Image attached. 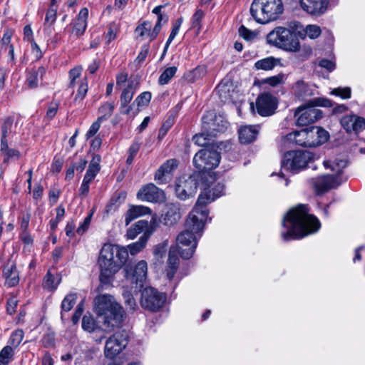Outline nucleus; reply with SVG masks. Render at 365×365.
Segmentation results:
<instances>
[{"instance_id":"nucleus-1","label":"nucleus","mask_w":365,"mask_h":365,"mask_svg":"<svg viewBox=\"0 0 365 365\" xmlns=\"http://www.w3.org/2000/svg\"><path fill=\"white\" fill-rule=\"evenodd\" d=\"M282 225L286 229L281 232L284 241L303 238L316 232L321 227L319 220L309 213L307 205H299L291 209L284 217Z\"/></svg>"},{"instance_id":"nucleus-2","label":"nucleus","mask_w":365,"mask_h":365,"mask_svg":"<svg viewBox=\"0 0 365 365\" xmlns=\"http://www.w3.org/2000/svg\"><path fill=\"white\" fill-rule=\"evenodd\" d=\"M195 212V209L190 213L185 222V229L177 237V250L182 259L191 258L195 251L197 240L202 236L204 225L207 217L205 212Z\"/></svg>"},{"instance_id":"nucleus-3","label":"nucleus","mask_w":365,"mask_h":365,"mask_svg":"<svg viewBox=\"0 0 365 365\" xmlns=\"http://www.w3.org/2000/svg\"><path fill=\"white\" fill-rule=\"evenodd\" d=\"M128 257V249L106 244L102 247L98 257L101 272L99 279L103 285L112 283L114 275L126 262Z\"/></svg>"},{"instance_id":"nucleus-4","label":"nucleus","mask_w":365,"mask_h":365,"mask_svg":"<svg viewBox=\"0 0 365 365\" xmlns=\"http://www.w3.org/2000/svg\"><path fill=\"white\" fill-rule=\"evenodd\" d=\"M94 311L99 322L110 329L118 327L123 321L125 313L123 307L110 294H101L94 299Z\"/></svg>"},{"instance_id":"nucleus-5","label":"nucleus","mask_w":365,"mask_h":365,"mask_svg":"<svg viewBox=\"0 0 365 365\" xmlns=\"http://www.w3.org/2000/svg\"><path fill=\"white\" fill-rule=\"evenodd\" d=\"M324 165L326 168H330L335 174L321 175L311 180L310 183L318 195L337 187L346 180L341 175L347 165V161L345 159L324 160Z\"/></svg>"},{"instance_id":"nucleus-6","label":"nucleus","mask_w":365,"mask_h":365,"mask_svg":"<svg viewBox=\"0 0 365 365\" xmlns=\"http://www.w3.org/2000/svg\"><path fill=\"white\" fill-rule=\"evenodd\" d=\"M293 27L294 25L290 29L284 26L275 27L266 36L267 44L287 52L293 50L298 39L297 31Z\"/></svg>"},{"instance_id":"nucleus-7","label":"nucleus","mask_w":365,"mask_h":365,"mask_svg":"<svg viewBox=\"0 0 365 365\" xmlns=\"http://www.w3.org/2000/svg\"><path fill=\"white\" fill-rule=\"evenodd\" d=\"M314 155L309 151L293 150L284 154L282 167L293 173H297L306 168L313 160Z\"/></svg>"},{"instance_id":"nucleus-8","label":"nucleus","mask_w":365,"mask_h":365,"mask_svg":"<svg viewBox=\"0 0 365 365\" xmlns=\"http://www.w3.org/2000/svg\"><path fill=\"white\" fill-rule=\"evenodd\" d=\"M224 194L225 185L223 183H212L208 185L207 187H205L201 191L193 208L195 212L198 211L202 214V211H205V217H208V210L206 208V205Z\"/></svg>"},{"instance_id":"nucleus-9","label":"nucleus","mask_w":365,"mask_h":365,"mask_svg":"<svg viewBox=\"0 0 365 365\" xmlns=\"http://www.w3.org/2000/svg\"><path fill=\"white\" fill-rule=\"evenodd\" d=\"M220 161V153L210 148L199 150L193 158V164L201 172H206L217 168Z\"/></svg>"},{"instance_id":"nucleus-10","label":"nucleus","mask_w":365,"mask_h":365,"mask_svg":"<svg viewBox=\"0 0 365 365\" xmlns=\"http://www.w3.org/2000/svg\"><path fill=\"white\" fill-rule=\"evenodd\" d=\"M128 333L125 330L115 331L106 341L104 355L107 359H113L123 351L128 342Z\"/></svg>"},{"instance_id":"nucleus-11","label":"nucleus","mask_w":365,"mask_h":365,"mask_svg":"<svg viewBox=\"0 0 365 365\" xmlns=\"http://www.w3.org/2000/svg\"><path fill=\"white\" fill-rule=\"evenodd\" d=\"M124 271L125 277L127 281L130 282L131 289H134V292H140L147 278V262L145 260H140L136 264L134 269L125 267Z\"/></svg>"},{"instance_id":"nucleus-12","label":"nucleus","mask_w":365,"mask_h":365,"mask_svg":"<svg viewBox=\"0 0 365 365\" xmlns=\"http://www.w3.org/2000/svg\"><path fill=\"white\" fill-rule=\"evenodd\" d=\"M165 301L166 295L155 288L148 287L142 291L140 304L145 309L158 312L163 307Z\"/></svg>"},{"instance_id":"nucleus-13","label":"nucleus","mask_w":365,"mask_h":365,"mask_svg":"<svg viewBox=\"0 0 365 365\" xmlns=\"http://www.w3.org/2000/svg\"><path fill=\"white\" fill-rule=\"evenodd\" d=\"M197 180L193 175H182L176 181L175 193L177 197L185 200L195 196L197 189Z\"/></svg>"},{"instance_id":"nucleus-14","label":"nucleus","mask_w":365,"mask_h":365,"mask_svg":"<svg viewBox=\"0 0 365 365\" xmlns=\"http://www.w3.org/2000/svg\"><path fill=\"white\" fill-rule=\"evenodd\" d=\"M297 125H307L322 118V111L312 106L298 108L294 113Z\"/></svg>"},{"instance_id":"nucleus-15","label":"nucleus","mask_w":365,"mask_h":365,"mask_svg":"<svg viewBox=\"0 0 365 365\" xmlns=\"http://www.w3.org/2000/svg\"><path fill=\"white\" fill-rule=\"evenodd\" d=\"M82 328L93 334V339L98 344H101L106 337V334L113 329H108L106 327H101L91 316L85 315L82 319Z\"/></svg>"},{"instance_id":"nucleus-16","label":"nucleus","mask_w":365,"mask_h":365,"mask_svg":"<svg viewBox=\"0 0 365 365\" xmlns=\"http://www.w3.org/2000/svg\"><path fill=\"white\" fill-rule=\"evenodd\" d=\"M256 108L260 115L269 116L277 108V99L269 93H261L256 100Z\"/></svg>"},{"instance_id":"nucleus-17","label":"nucleus","mask_w":365,"mask_h":365,"mask_svg":"<svg viewBox=\"0 0 365 365\" xmlns=\"http://www.w3.org/2000/svg\"><path fill=\"white\" fill-rule=\"evenodd\" d=\"M138 199L151 202H159L165 200L164 192L153 183L143 186L137 193Z\"/></svg>"},{"instance_id":"nucleus-18","label":"nucleus","mask_w":365,"mask_h":365,"mask_svg":"<svg viewBox=\"0 0 365 365\" xmlns=\"http://www.w3.org/2000/svg\"><path fill=\"white\" fill-rule=\"evenodd\" d=\"M308 147H316L324 143L329 138V133L324 129L312 126L305 128Z\"/></svg>"},{"instance_id":"nucleus-19","label":"nucleus","mask_w":365,"mask_h":365,"mask_svg":"<svg viewBox=\"0 0 365 365\" xmlns=\"http://www.w3.org/2000/svg\"><path fill=\"white\" fill-rule=\"evenodd\" d=\"M329 4V0H300L302 9L312 15L320 16L324 14Z\"/></svg>"},{"instance_id":"nucleus-20","label":"nucleus","mask_w":365,"mask_h":365,"mask_svg":"<svg viewBox=\"0 0 365 365\" xmlns=\"http://www.w3.org/2000/svg\"><path fill=\"white\" fill-rule=\"evenodd\" d=\"M264 6L263 13L265 14L267 23L276 20L283 12L282 0H262Z\"/></svg>"},{"instance_id":"nucleus-21","label":"nucleus","mask_w":365,"mask_h":365,"mask_svg":"<svg viewBox=\"0 0 365 365\" xmlns=\"http://www.w3.org/2000/svg\"><path fill=\"white\" fill-rule=\"evenodd\" d=\"M341 125L347 133H359L365 129V118L356 115H347L341 118Z\"/></svg>"},{"instance_id":"nucleus-22","label":"nucleus","mask_w":365,"mask_h":365,"mask_svg":"<svg viewBox=\"0 0 365 365\" xmlns=\"http://www.w3.org/2000/svg\"><path fill=\"white\" fill-rule=\"evenodd\" d=\"M178 167V161L175 159H170L165 162L156 171L155 180L159 184H164L172 172Z\"/></svg>"},{"instance_id":"nucleus-23","label":"nucleus","mask_w":365,"mask_h":365,"mask_svg":"<svg viewBox=\"0 0 365 365\" xmlns=\"http://www.w3.org/2000/svg\"><path fill=\"white\" fill-rule=\"evenodd\" d=\"M181 217L180 205L178 203H167L163 215V223L165 225L175 224Z\"/></svg>"},{"instance_id":"nucleus-24","label":"nucleus","mask_w":365,"mask_h":365,"mask_svg":"<svg viewBox=\"0 0 365 365\" xmlns=\"http://www.w3.org/2000/svg\"><path fill=\"white\" fill-rule=\"evenodd\" d=\"M293 29L297 31V36L302 39H304L307 36L311 39H314L322 33L320 27L317 25H307L303 28L299 22H294Z\"/></svg>"},{"instance_id":"nucleus-25","label":"nucleus","mask_w":365,"mask_h":365,"mask_svg":"<svg viewBox=\"0 0 365 365\" xmlns=\"http://www.w3.org/2000/svg\"><path fill=\"white\" fill-rule=\"evenodd\" d=\"M88 17V10L87 8H83L73 23L72 33L77 36L83 35L87 26V19Z\"/></svg>"},{"instance_id":"nucleus-26","label":"nucleus","mask_w":365,"mask_h":365,"mask_svg":"<svg viewBox=\"0 0 365 365\" xmlns=\"http://www.w3.org/2000/svg\"><path fill=\"white\" fill-rule=\"evenodd\" d=\"M46 68L39 66L38 68H31L28 71L26 76V83L30 88L38 87L41 81L43 80V76L46 74Z\"/></svg>"},{"instance_id":"nucleus-27","label":"nucleus","mask_w":365,"mask_h":365,"mask_svg":"<svg viewBox=\"0 0 365 365\" xmlns=\"http://www.w3.org/2000/svg\"><path fill=\"white\" fill-rule=\"evenodd\" d=\"M151 213V210L143 205H131L125 215V225H128L135 219Z\"/></svg>"},{"instance_id":"nucleus-28","label":"nucleus","mask_w":365,"mask_h":365,"mask_svg":"<svg viewBox=\"0 0 365 365\" xmlns=\"http://www.w3.org/2000/svg\"><path fill=\"white\" fill-rule=\"evenodd\" d=\"M5 284L9 287L16 286L19 282V274L15 264L6 265L3 270Z\"/></svg>"},{"instance_id":"nucleus-29","label":"nucleus","mask_w":365,"mask_h":365,"mask_svg":"<svg viewBox=\"0 0 365 365\" xmlns=\"http://www.w3.org/2000/svg\"><path fill=\"white\" fill-rule=\"evenodd\" d=\"M239 140L242 143H250L255 140L258 134L257 126L245 125L241 127L238 131Z\"/></svg>"},{"instance_id":"nucleus-30","label":"nucleus","mask_w":365,"mask_h":365,"mask_svg":"<svg viewBox=\"0 0 365 365\" xmlns=\"http://www.w3.org/2000/svg\"><path fill=\"white\" fill-rule=\"evenodd\" d=\"M264 6L262 4V0H253L250 6V14L252 18L257 22L262 24H267L265 14L262 13Z\"/></svg>"},{"instance_id":"nucleus-31","label":"nucleus","mask_w":365,"mask_h":365,"mask_svg":"<svg viewBox=\"0 0 365 365\" xmlns=\"http://www.w3.org/2000/svg\"><path fill=\"white\" fill-rule=\"evenodd\" d=\"M175 247H171L168 256V264L166 269L167 277L169 279H173L179 265V259L176 255Z\"/></svg>"},{"instance_id":"nucleus-32","label":"nucleus","mask_w":365,"mask_h":365,"mask_svg":"<svg viewBox=\"0 0 365 365\" xmlns=\"http://www.w3.org/2000/svg\"><path fill=\"white\" fill-rule=\"evenodd\" d=\"M297 46L294 47L293 50H290V53L297 54V57L301 61L307 60L312 54V48L310 46L307 44L301 45L299 39L296 41Z\"/></svg>"},{"instance_id":"nucleus-33","label":"nucleus","mask_w":365,"mask_h":365,"mask_svg":"<svg viewBox=\"0 0 365 365\" xmlns=\"http://www.w3.org/2000/svg\"><path fill=\"white\" fill-rule=\"evenodd\" d=\"M286 138L288 141L294 143L296 145L308 147L305 129L290 133L287 135Z\"/></svg>"},{"instance_id":"nucleus-34","label":"nucleus","mask_w":365,"mask_h":365,"mask_svg":"<svg viewBox=\"0 0 365 365\" xmlns=\"http://www.w3.org/2000/svg\"><path fill=\"white\" fill-rule=\"evenodd\" d=\"M294 93L300 99H304L311 95L309 86L302 80L297 81L293 86Z\"/></svg>"},{"instance_id":"nucleus-35","label":"nucleus","mask_w":365,"mask_h":365,"mask_svg":"<svg viewBox=\"0 0 365 365\" xmlns=\"http://www.w3.org/2000/svg\"><path fill=\"white\" fill-rule=\"evenodd\" d=\"M14 123V118L12 117H6L2 120L1 125V142L3 143L4 146L6 145V140H7L8 135L11 133Z\"/></svg>"},{"instance_id":"nucleus-36","label":"nucleus","mask_w":365,"mask_h":365,"mask_svg":"<svg viewBox=\"0 0 365 365\" xmlns=\"http://www.w3.org/2000/svg\"><path fill=\"white\" fill-rule=\"evenodd\" d=\"M61 282V277L58 275H53L50 271H48L44 277L43 282V288L53 291L55 290Z\"/></svg>"},{"instance_id":"nucleus-37","label":"nucleus","mask_w":365,"mask_h":365,"mask_svg":"<svg viewBox=\"0 0 365 365\" xmlns=\"http://www.w3.org/2000/svg\"><path fill=\"white\" fill-rule=\"evenodd\" d=\"M149 235L146 233L140 237L139 240L128 246V251L131 255L140 252L146 245Z\"/></svg>"},{"instance_id":"nucleus-38","label":"nucleus","mask_w":365,"mask_h":365,"mask_svg":"<svg viewBox=\"0 0 365 365\" xmlns=\"http://www.w3.org/2000/svg\"><path fill=\"white\" fill-rule=\"evenodd\" d=\"M277 63V60L272 56L267 57L260 60H258L255 67L257 70L270 71L272 70Z\"/></svg>"},{"instance_id":"nucleus-39","label":"nucleus","mask_w":365,"mask_h":365,"mask_svg":"<svg viewBox=\"0 0 365 365\" xmlns=\"http://www.w3.org/2000/svg\"><path fill=\"white\" fill-rule=\"evenodd\" d=\"M77 299L76 293H70L67 294L61 302V319L63 318V312H69L75 304Z\"/></svg>"},{"instance_id":"nucleus-40","label":"nucleus","mask_w":365,"mask_h":365,"mask_svg":"<svg viewBox=\"0 0 365 365\" xmlns=\"http://www.w3.org/2000/svg\"><path fill=\"white\" fill-rule=\"evenodd\" d=\"M146 225L147 222L143 220L137 222L128 230L126 233L127 238L129 240L135 239L143 231Z\"/></svg>"},{"instance_id":"nucleus-41","label":"nucleus","mask_w":365,"mask_h":365,"mask_svg":"<svg viewBox=\"0 0 365 365\" xmlns=\"http://www.w3.org/2000/svg\"><path fill=\"white\" fill-rule=\"evenodd\" d=\"M0 151L2 155H4V162H7L10 158H19L20 156V153L19 150L16 149H11L9 148L8 140H6V145L4 146L2 142H1V148Z\"/></svg>"},{"instance_id":"nucleus-42","label":"nucleus","mask_w":365,"mask_h":365,"mask_svg":"<svg viewBox=\"0 0 365 365\" xmlns=\"http://www.w3.org/2000/svg\"><path fill=\"white\" fill-rule=\"evenodd\" d=\"M88 90V80L86 78H84L78 88L77 93L75 96L73 102L74 103L81 102L86 97V93Z\"/></svg>"},{"instance_id":"nucleus-43","label":"nucleus","mask_w":365,"mask_h":365,"mask_svg":"<svg viewBox=\"0 0 365 365\" xmlns=\"http://www.w3.org/2000/svg\"><path fill=\"white\" fill-rule=\"evenodd\" d=\"M178 68L176 66H170L167 68L160 76L158 83L160 85H165L171 80L176 73Z\"/></svg>"},{"instance_id":"nucleus-44","label":"nucleus","mask_w":365,"mask_h":365,"mask_svg":"<svg viewBox=\"0 0 365 365\" xmlns=\"http://www.w3.org/2000/svg\"><path fill=\"white\" fill-rule=\"evenodd\" d=\"M115 105L113 103H106L103 104L98 109L100 116L98 118H101V120H105L110 118L113 112Z\"/></svg>"},{"instance_id":"nucleus-45","label":"nucleus","mask_w":365,"mask_h":365,"mask_svg":"<svg viewBox=\"0 0 365 365\" xmlns=\"http://www.w3.org/2000/svg\"><path fill=\"white\" fill-rule=\"evenodd\" d=\"M133 292H135L134 289H131L130 290H124L123 292L125 306L130 311H135L137 308V304L133 295Z\"/></svg>"},{"instance_id":"nucleus-46","label":"nucleus","mask_w":365,"mask_h":365,"mask_svg":"<svg viewBox=\"0 0 365 365\" xmlns=\"http://www.w3.org/2000/svg\"><path fill=\"white\" fill-rule=\"evenodd\" d=\"M135 91V89L134 88L133 81L129 82L128 86L122 91L120 101H124V103H130L133 98Z\"/></svg>"},{"instance_id":"nucleus-47","label":"nucleus","mask_w":365,"mask_h":365,"mask_svg":"<svg viewBox=\"0 0 365 365\" xmlns=\"http://www.w3.org/2000/svg\"><path fill=\"white\" fill-rule=\"evenodd\" d=\"M14 350L11 346H4L0 351V363L4 365H9L12 360Z\"/></svg>"},{"instance_id":"nucleus-48","label":"nucleus","mask_w":365,"mask_h":365,"mask_svg":"<svg viewBox=\"0 0 365 365\" xmlns=\"http://www.w3.org/2000/svg\"><path fill=\"white\" fill-rule=\"evenodd\" d=\"M151 99V93L148 91L140 93L133 101V104H136L137 107L147 106Z\"/></svg>"},{"instance_id":"nucleus-49","label":"nucleus","mask_w":365,"mask_h":365,"mask_svg":"<svg viewBox=\"0 0 365 365\" xmlns=\"http://www.w3.org/2000/svg\"><path fill=\"white\" fill-rule=\"evenodd\" d=\"M65 214V209L63 206H58L56 208V217L55 219L50 220V228L51 230H55L58 226V222L62 220Z\"/></svg>"},{"instance_id":"nucleus-50","label":"nucleus","mask_w":365,"mask_h":365,"mask_svg":"<svg viewBox=\"0 0 365 365\" xmlns=\"http://www.w3.org/2000/svg\"><path fill=\"white\" fill-rule=\"evenodd\" d=\"M24 339V331L21 329L14 331L10 338L9 343L11 346L17 347L22 341Z\"/></svg>"},{"instance_id":"nucleus-51","label":"nucleus","mask_w":365,"mask_h":365,"mask_svg":"<svg viewBox=\"0 0 365 365\" xmlns=\"http://www.w3.org/2000/svg\"><path fill=\"white\" fill-rule=\"evenodd\" d=\"M205 14L202 10L197 9L192 18V28L196 29L199 31L201 29V21Z\"/></svg>"},{"instance_id":"nucleus-52","label":"nucleus","mask_w":365,"mask_h":365,"mask_svg":"<svg viewBox=\"0 0 365 365\" xmlns=\"http://www.w3.org/2000/svg\"><path fill=\"white\" fill-rule=\"evenodd\" d=\"M209 135L207 133H201L196 134L192 138L195 144L199 146H207L210 143Z\"/></svg>"},{"instance_id":"nucleus-53","label":"nucleus","mask_w":365,"mask_h":365,"mask_svg":"<svg viewBox=\"0 0 365 365\" xmlns=\"http://www.w3.org/2000/svg\"><path fill=\"white\" fill-rule=\"evenodd\" d=\"M57 16V6H53V4H50V6L46 12L45 22L50 23L53 24L56 19Z\"/></svg>"},{"instance_id":"nucleus-54","label":"nucleus","mask_w":365,"mask_h":365,"mask_svg":"<svg viewBox=\"0 0 365 365\" xmlns=\"http://www.w3.org/2000/svg\"><path fill=\"white\" fill-rule=\"evenodd\" d=\"M151 26L152 24L150 22L144 21L136 27L135 33L141 37L146 34L149 36V31L151 29Z\"/></svg>"},{"instance_id":"nucleus-55","label":"nucleus","mask_w":365,"mask_h":365,"mask_svg":"<svg viewBox=\"0 0 365 365\" xmlns=\"http://www.w3.org/2000/svg\"><path fill=\"white\" fill-rule=\"evenodd\" d=\"M239 34L246 41H252L256 37V33L255 31L248 29L243 25L239 28Z\"/></svg>"},{"instance_id":"nucleus-56","label":"nucleus","mask_w":365,"mask_h":365,"mask_svg":"<svg viewBox=\"0 0 365 365\" xmlns=\"http://www.w3.org/2000/svg\"><path fill=\"white\" fill-rule=\"evenodd\" d=\"M284 75L283 73H279L277 76L267 78L264 80V83H266L272 86H277L279 84H282L284 82Z\"/></svg>"},{"instance_id":"nucleus-57","label":"nucleus","mask_w":365,"mask_h":365,"mask_svg":"<svg viewBox=\"0 0 365 365\" xmlns=\"http://www.w3.org/2000/svg\"><path fill=\"white\" fill-rule=\"evenodd\" d=\"M59 107V103L58 101H53L50 103L48 107L46 117L48 120L53 119L57 113Z\"/></svg>"},{"instance_id":"nucleus-58","label":"nucleus","mask_w":365,"mask_h":365,"mask_svg":"<svg viewBox=\"0 0 365 365\" xmlns=\"http://www.w3.org/2000/svg\"><path fill=\"white\" fill-rule=\"evenodd\" d=\"M331 93L340 96L341 98L347 99L351 97V89L349 87L337 88L333 89Z\"/></svg>"},{"instance_id":"nucleus-59","label":"nucleus","mask_w":365,"mask_h":365,"mask_svg":"<svg viewBox=\"0 0 365 365\" xmlns=\"http://www.w3.org/2000/svg\"><path fill=\"white\" fill-rule=\"evenodd\" d=\"M101 118H97V120L92 123L89 130L87 131L86 134V137L87 139L94 136L96 134V133L101 128Z\"/></svg>"},{"instance_id":"nucleus-60","label":"nucleus","mask_w":365,"mask_h":365,"mask_svg":"<svg viewBox=\"0 0 365 365\" xmlns=\"http://www.w3.org/2000/svg\"><path fill=\"white\" fill-rule=\"evenodd\" d=\"M82 70L83 68L81 66H76L70 70L69 79L71 86L74 85L76 79H77L81 76Z\"/></svg>"},{"instance_id":"nucleus-61","label":"nucleus","mask_w":365,"mask_h":365,"mask_svg":"<svg viewBox=\"0 0 365 365\" xmlns=\"http://www.w3.org/2000/svg\"><path fill=\"white\" fill-rule=\"evenodd\" d=\"M217 88L221 100L226 101L230 98V88L222 83H220Z\"/></svg>"},{"instance_id":"nucleus-62","label":"nucleus","mask_w":365,"mask_h":365,"mask_svg":"<svg viewBox=\"0 0 365 365\" xmlns=\"http://www.w3.org/2000/svg\"><path fill=\"white\" fill-rule=\"evenodd\" d=\"M150 46L148 44H145L141 47L140 51L135 58V61L141 64L146 58L149 53Z\"/></svg>"},{"instance_id":"nucleus-63","label":"nucleus","mask_w":365,"mask_h":365,"mask_svg":"<svg viewBox=\"0 0 365 365\" xmlns=\"http://www.w3.org/2000/svg\"><path fill=\"white\" fill-rule=\"evenodd\" d=\"M167 251V246L165 244H159L156 245L154 249L153 253L155 257L158 259H161L165 257Z\"/></svg>"},{"instance_id":"nucleus-64","label":"nucleus","mask_w":365,"mask_h":365,"mask_svg":"<svg viewBox=\"0 0 365 365\" xmlns=\"http://www.w3.org/2000/svg\"><path fill=\"white\" fill-rule=\"evenodd\" d=\"M92 215H88L83 220V222L79 225V227L76 230V232L78 235H83L88 228L91 221Z\"/></svg>"}]
</instances>
